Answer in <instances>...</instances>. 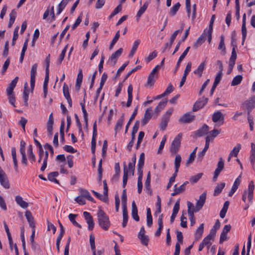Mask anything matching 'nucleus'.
Here are the masks:
<instances>
[{"label": "nucleus", "instance_id": "1", "mask_svg": "<svg viewBox=\"0 0 255 255\" xmlns=\"http://www.w3.org/2000/svg\"><path fill=\"white\" fill-rule=\"evenodd\" d=\"M99 225L104 230H108L110 226V222L108 216L102 210L100 209L97 213Z\"/></svg>", "mask_w": 255, "mask_h": 255}, {"label": "nucleus", "instance_id": "2", "mask_svg": "<svg viewBox=\"0 0 255 255\" xmlns=\"http://www.w3.org/2000/svg\"><path fill=\"white\" fill-rule=\"evenodd\" d=\"M96 121H95L93 125V136L91 141V151L93 154V156L92 157V164L94 166H95L96 163V157H95V150H96V138L97 135V124Z\"/></svg>", "mask_w": 255, "mask_h": 255}, {"label": "nucleus", "instance_id": "3", "mask_svg": "<svg viewBox=\"0 0 255 255\" xmlns=\"http://www.w3.org/2000/svg\"><path fill=\"white\" fill-rule=\"evenodd\" d=\"M255 189V186L253 181H251L249 182L248 189L247 190H245L242 195V200L245 203L246 201L247 197L248 196V199L250 202H252L253 199V193Z\"/></svg>", "mask_w": 255, "mask_h": 255}, {"label": "nucleus", "instance_id": "4", "mask_svg": "<svg viewBox=\"0 0 255 255\" xmlns=\"http://www.w3.org/2000/svg\"><path fill=\"white\" fill-rule=\"evenodd\" d=\"M181 138L182 133H179L172 141L170 147V151L171 154H175L179 150L181 145Z\"/></svg>", "mask_w": 255, "mask_h": 255}, {"label": "nucleus", "instance_id": "5", "mask_svg": "<svg viewBox=\"0 0 255 255\" xmlns=\"http://www.w3.org/2000/svg\"><path fill=\"white\" fill-rule=\"evenodd\" d=\"M206 199V193L203 192L199 196V199L197 201L195 207H193V211L195 212H197L202 209L203 208ZM192 209V208H191Z\"/></svg>", "mask_w": 255, "mask_h": 255}, {"label": "nucleus", "instance_id": "6", "mask_svg": "<svg viewBox=\"0 0 255 255\" xmlns=\"http://www.w3.org/2000/svg\"><path fill=\"white\" fill-rule=\"evenodd\" d=\"M216 234V229H212L210 230L209 234L202 241V243L209 248V246L212 244V242H213Z\"/></svg>", "mask_w": 255, "mask_h": 255}, {"label": "nucleus", "instance_id": "7", "mask_svg": "<svg viewBox=\"0 0 255 255\" xmlns=\"http://www.w3.org/2000/svg\"><path fill=\"white\" fill-rule=\"evenodd\" d=\"M243 106L246 107L247 111V115L250 114L252 110L255 108V95L250 97L248 100L245 101L242 104Z\"/></svg>", "mask_w": 255, "mask_h": 255}, {"label": "nucleus", "instance_id": "8", "mask_svg": "<svg viewBox=\"0 0 255 255\" xmlns=\"http://www.w3.org/2000/svg\"><path fill=\"white\" fill-rule=\"evenodd\" d=\"M39 156H44V158L43 160V163L41 167L40 170L41 171H44L46 168L47 160L48 158V152L47 151H45L44 152L42 145L39 147Z\"/></svg>", "mask_w": 255, "mask_h": 255}, {"label": "nucleus", "instance_id": "9", "mask_svg": "<svg viewBox=\"0 0 255 255\" xmlns=\"http://www.w3.org/2000/svg\"><path fill=\"white\" fill-rule=\"evenodd\" d=\"M208 99L204 97L200 98L193 105L192 111L196 112L202 108L208 102Z\"/></svg>", "mask_w": 255, "mask_h": 255}, {"label": "nucleus", "instance_id": "10", "mask_svg": "<svg viewBox=\"0 0 255 255\" xmlns=\"http://www.w3.org/2000/svg\"><path fill=\"white\" fill-rule=\"evenodd\" d=\"M0 182L1 185L5 188H9V184L6 174L0 167Z\"/></svg>", "mask_w": 255, "mask_h": 255}, {"label": "nucleus", "instance_id": "11", "mask_svg": "<svg viewBox=\"0 0 255 255\" xmlns=\"http://www.w3.org/2000/svg\"><path fill=\"white\" fill-rule=\"evenodd\" d=\"M187 206L190 225L192 226L195 224V218L194 215V212H195V211H193V209H191V208H193V204L191 202L188 201L187 202Z\"/></svg>", "mask_w": 255, "mask_h": 255}, {"label": "nucleus", "instance_id": "12", "mask_svg": "<svg viewBox=\"0 0 255 255\" xmlns=\"http://www.w3.org/2000/svg\"><path fill=\"white\" fill-rule=\"evenodd\" d=\"M83 215L88 225V228L89 230L92 231L94 226V222L92 216L89 212L86 211L83 213Z\"/></svg>", "mask_w": 255, "mask_h": 255}, {"label": "nucleus", "instance_id": "13", "mask_svg": "<svg viewBox=\"0 0 255 255\" xmlns=\"http://www.w3.org/2000/svg\"><path fill=\"white\" fill-rule=\"evenodd\" d=\"M195 116L191 115L189 113H187L183 115L179 120V122L181 123H189L195 120Z\"/></svg>", "mask_w": 255, "mask_h": 255}, {"label": "nucleus", "instance_id": "14", "mask_svg": "<svg viewBox=\"0 0 255 255\" xmlns=\"http://www.w3.org/2000/svg\"><path fill=\"white\" fill-rule=\"evenodd\" d=\"M152 108H147L144 114L143 118L141 120V124L143 126H145L151 119L152 117Z\"/></svg>", "mask_w": 255, "mask_h": 255}, {"label": "nucleus", "instance_id": "15", "mask_svg": "<svg viewBox=\"0 0 255 255\" xmlns=\"http://www.w3.org/2000/svg\"><path fill=\"white\" fill-rule=\"evenodd\" d=\"M212 121L214 123L219 122L222 125L224 123V116L221 112L217 111L213 115Z\"/></svg>", "mask_w": 255, "mask_h": 255}, {"label": "nucleus", "instance_id": "16", "mask_svg": "<svg viewBox=\"0 0 255 255\" xmlns=\"http://www.w3.org/2000/svg\"><path fill=\"white\" fill-rule=\"evenodd\" d=\"M241 174L238 176L237 178L235 180V181L234 182L233 185L229 192L228 196L230 197H231L233 196L234 193L236 192L237 189L238 188L239 186L240 185L241 183Z\"/></svg>", "mask_w": 255, "mask_h": 255}, {"label": "nucleus", "instance_id": "17", "mask_svg": "<svg viewBox=\"0 0 255 255\" xmlns=\"http://www.w3.org/2000/svg\"><path fill=\"white\" fill-rule=\"evenodd\" d=\"M18 77L16 76L12 80V81L8 84V87L6 89L7 95H10L11 93H13V90L16 86V85L18 80Z\"/></svg>", "mask_w": 255, "mask_h": 255}, {"label": "nucleus", "instance_id": "18", "mask_svg": "<svg viewBox=\"0 0 255 255\" xmlns=\"http://www.w3.org/2000/svg\"><path fill=\"white\" fill-rule=\"evenodd\" d=\"M25 216L27 220V221L29 223L30 227L32 228H35V222L34 221V218L32 215L31 213L29 211H26L25 213Z\"/></svg>", "mask_w": 255, "mask_h": 255}, {"label": "nucleus", "instance_id": "19", "mask_svg": "<svg viewBox=\"0 0 255 255\" xmlns=\"http://www.w3.org/2000/svg\"><path fill=\"white\" fill-rule=\"evenodd\" d=\"M131 216L132 218L136 221V222H138L139 221V217L138 216V210L137 208L136 207L135 203L134 201H132V204H131Z\"/></svg>", "mask_w": 255, "mask_h": 255}, {"label": "nucleus", "instance_id": "20", "mask_svg": "<svg viewBox=\"0 0 255 255\" xmlns=\"http://www.w3.org/2000/svg\"><path fill=\"white\" fill-rule=\"evenodd\" d=\"M205 66L206 62L205 61H204L199 65V66L195 71H194V74L197 75L199 77H201Z\"/></svg>", "mask_w": 255, "mask_h": 255}, {"label": "nucleus", "instance_id": "21", "mask_svg": "<svg viewBox=\"0 0 255 255\" xmlns=\"http://www.w3.org/2000/svg\"><path fill=\"white\" fill-rule=\"evenodd\" d=\"M54 124V120L53 114L51 113L49 116L48 120L47 123V130L50 134H52L53 125Z\"/></svg>", "mask_w": 255, "mask_h": 255}, {"label": "nucleus", "instance_id": "22", "mask_svg": "<svg viewBox=\"0 0 255 255\" xmlns=\"http://www.w3.org/2000/svg\"><path fill=\"white\" fill-rule=\"evenodd\" d=\"M123 52V48H120L111 55L110 60L115 64L117 61L118 58L121 55Z\"/></svg>", "mask_w": 255, "mask_h": 255}, {"label": "nucleus", "instance_id": "23", "mask_svg": "<svg viewBox=\"0 0 255 255\" xmlns=\"http://www.w3.org/2000/svg\"><path fill=\"white\" fill-rule=\"evenodd\" d=\"M83 74L82 69H80L77 75L76 82L75 85V89L77 91H79L80 89L81 84L82 82Z\"/></svg>", "mask_w": 255, "mask_h": 255}, {"label": "nucleus", "instance_id": "24", "mask_svg": "<svg viewBox=\"0 0 255 255\" xmlns=\"http://www.w3.org/2000/svg\"><path fill=\"white\" fill-rule=\"evenodd\" d=\"M15 202L20 207L23 209L27 208L28 206V203L24 201L19 195L15 196Z\"/></svg>", "mask_w": 255, "mask_h": 255}, {"label": "nucleus", "instance_id": "25", "mask_svg": "<svg viewBox=\"0 0 255 255\" xmlns=\"http://www.w3.org/2000/svg\"><path fill=\"white\" fill-rule=\"evenodd\" d=\"M163 214H160L158 217V228L156 231V232L155 233V235L156 236H159L161 233V230L163 229V222H162V219H163Z\"/></svg>", "mask_w": 255, "mask_h": 255}, {"label": "nucleus", "instance_id": "26", "mask_svg": "<svg viewBox=\"0 0 255 255\" xmlns=\"http://www.w3.org/2000/svg\"><path fill=\"white\" fill-rule=\"evenodd\" d=\"M208 130L209 127L205 124L196 131V134L198 136H202L207 134Z\"/></svg>", "mask_w": 255, "mask_h": 255}, {"label": "nucleus", "instance_id": "27", "mask_svg": "<svg viewBox=\"0 0 255 255\" xmlns=\"http://www.w3.org/2000/svg\"><path fill=\"white\" fill-rule=\"evenodd\" d=\"M204 232V224H201L195 233V238L196 240H199L202 236Z\"/></svg>", "mask_w": 255, "mask_h": 255}, {"label": "nucleus", "instance_id": "28", "mask_svg": "<svg viewBox=\"0 0 255 255\" xmlns=\"http://www.w3.org/2000/svg\"><path fill=\"white\" fill-rule=\"evenodd\" d=\"M124 122V115H123V116L121 117V118L118 120V121H117V122L116 124L115 129H114V130L115 131V136H116V134H117L118 131H119L121 129L123 125Z\"/></svg>", "mask_w": 255, "mask_h": 255}, {"label": "nucleus", "instance_id": "29", "mask_svg": "<svg viewBox=\"0 0 255 255\" xmlns=\"http://www.w3.org/2000/svg\"><path fill=\"white\" fill-rule=\"evenodd\" d=\"M206 31L204 30L202 34L197 39L196 41L194 43V47L197 48L199 46L201 45L202 43L205 41Z\"/></svg>", "mask_w": 255, "mask_h": 255}, {"label": "nucleus", "instance_id": "30", "mask_svg": "<svg viewBox=\"0 0 255 255\" xmlns=\"http://www.w3.org/2000/svg\"><path fill=\"white\" fill-rule=\"evenodd\" d=\"M157 77V76H154L150 73L148 76L147 82L145 84V86L149 87H152L155 81V78Z\"/></svg>", "mask_w": 255, "mask_h": 255}, {"label": "nucleus", "instance_id": "31", "mask_svg": "<svg viewBox=\"0 0 255 255\" xmlns=\"http://www.w3.org/2000/svg\"><path fill=\"white\" fill-rule=\"evenodd\" d=\"M132 86L129 85L128 88V99L126 104L127 107L130 106L132 100Z\"/></svg>", "mask_w": 255, "mask_h": 255}, {"label": "nucleus", "instance_id": "32", "mask_svg": "<svg viewBox=\"0 0 255 255\" xmlns=\"http://www.w3.org/2000/svg\"><path fill=\"white\" fill-rule=\"evenodd\" d=\"M219 161L217 164V168L216 169L214 172V174L216 175H219L220 172L223 169L224 167V162L222 157H220Z\"/></svg>", "mask_w": 255, "mask_h": 255}, {"label": "nucleus", "instance_id": "33", "mask_svg": "<svg viewBox=\"0 0 255 255\" xmlns=\"http://www.w3.org/2000/svg\"><path fill=\"white\" fill-rule=\"evenodd\" d=\"M103 185H104V192H103V201L104 202H107L108 201V185L106 182V180H105L103 181Z\"/></svg>", "mask_w": 255, "mask_h": 255}, {"label": "nucleus", "instance_id": "34", "mask_svg": "<svg viewBox=\"0 0 255 255\" xmlns=\"http://www.w3.org/2000/svg\"><path fill=\"white\" fill-rule=\"evenodd\" d=\"M58 175L59 173L57 171L52 172L48 175V179L49 181L59 184V181L55 178V177L58 176Z\"/></svg>", "mask_w": 255, "mask_h": 255}, {"label": "nucleus", "instance_id": "35", "mask_svg": "<svg viewBox=\"0 0 255 255\" xmlns=\"http://www.w3.org/2000/svg\"><path fill=\"white\" fill-rule=\"evenodd\" d=\"M16 16V12L15 11L14 9H13L10 13L9 14V20L8 23V27L9 28L11 27L12 25L13 24L15 18Z\"/></svg>", "mask_w": 255, "mask_h": 255}, {"label": "nucleus", "instance_id": "36", "mask_svg": "<svg viewBox=\"0 0 255 255\" xmlns=\"http://www.w3.org/2000/svg\"><path fill=\"white\" fill-rule=\"evenodd\" d=\"M148 5V2H145L144 4L142 5V6L140 7L139 10L138 11L137 14H136V19L138 20V19L141 17L142 14L145 12L146 9L147 8Z\"/></svg>", "mask_w": 255, "mask_h": 255}, {"label": "nucleus", "instance_id": "37", "mask_svg": "<svg viewBox=\"0 0 255 255\" xmlns=\"http://www.w3.org/2000/svg\"><path fill=\"white\" fill-rule=\"evenodd\" d=\"M137 109L138 108L136 107L133 111L132 114L131 115L129 120L127 123L126 127V129H125V133H126L128 132V128L131 124V122L134 119L137 112Z\"/></svg>", "mask_w": 255, "mask_h": 255}, {"label": "nucleus", "instance_id": "38", "mask_svg": "<svg viewBox=\"0 0 255 255\" xmlns=\"http://www.w3.org/2000/svg\"><path fill=\"white\" fill-rule=\"evenodd\" d=\"M4 227L5 232L6 233L7 236L10 249V250H12V237L11 236L9 230V228L5 222H4Z\"/></svg>", "mask_w": 255, "mask_h": 255}, {"label": "nucleus", "instance_id": "39", "mask_svg": "<svg viewBox=\"0 0 255 255\" xmlns=\"http://www.w3.org/2000/svg\"><path fill=\"white\" fill-rule=\"evenodd\" d=\"M167 102V100L164 101L160 102L157 106L155 108L154 113L156 114H158L160 111L163 109L166 106Z\"/></svg>", "mask_w": 255, "mask_h": 255}, {"label": "nucleus", "instance_id": "40", "mask_svg": "<svg viewBox=\"0 0 255 255\" xmlns=\"http://www.w3.org/2000/svg\"><path fill=\"white\" fill-rule=\"evenodd\" d=\"M176 184L174 185V187H176ZM185 190V187H184V185H181L178 188H175L174 192L171 193V196H175V195L182 193Z\"/></svg>", "mask_w": 255, "mask_h": 255}, {"label": "nucleus", "instance_id": "41", "mask_svg": "<svg viewBox=\"0 0 255 255\" xmlns=\"http://www.w3.org/2000/svg\"><path fill=\"white\" fill-rule=\"evenodd\" d=\"M128 170L127 169V167L125 164L124 167V175H123V187L124 188L127 185L128 181Z\"/></svg>", "mask_w": 255, "mask_h": 255}, {"label": "nucleus", "instance_id": "42", "mask_svg": "<svg viewBox=\"0 0 255 255\" xmlns=\"http://www.w3.org/2000/svg\"><path fill=\"white\" fill-rule=\"evenodd\" d=\"M128 170L127 169V167L125 164L124 167V175H123V187L124 188L127 185L128 181Z\"/></svg>", "mask_w": 255, "mask_h": 255}, {"label": "nucleus", "instance_id": "43", "mask_svg": "<svg viewBox=\"0 0 255 255\" xmlns=\"http://www.w3.org/2000/svg\"><path fill=\"white\" fill-rule=\"evenodd\" d=\"M28 39L27 38V39H25V41L24 42V44H23V47H22V51H21V54H20V62L21 63H22L23 60L25 52V51H26V50L27 49V45H28Z\"/></svg>", "mask_w": 255, "mask_h": 255}, {"label": "nucleus", "instance_id": "44", "mask_svg": "<svg viewBox=\"0 0 255 255\" xmlns=\"http://www.w3.org/2000/svg\"><path fill=\"white\" fill-rule=\"evenodd\" d=\"M242 80H243V76L241 75H238L235 76L233 78V79L231 82V86H235L238 85L239 84H240L241 83Z\"/></svg>", "mask_w": 255, "mask_h": 255}, {"label": "nucleus", "instance_id": "45", "mask_svg": "<svg viewBox=\"0 0 255 255\" xmlns=\"http://www.w3.org/2000/svg\"><path fill=\"white\" fill-rule=\"evenodd\" d=\"M225 186V183L223 182L218 184L215 188L214 195L217 196L219 195L222 191Z\"/></svg>", "mask_w": 255, "mask_h": 255}, {"label": "nucleus", "instance_id": "46", "mask_svg": "<svg viewBox=\"0 0 255 255\" xmlns=\"http://www.w3.org/2000/svg\"><path fill=\"white\" fill-rule=\"evenodd\" d=\"M70 0H62L61 1V2L58 5L57 12L58 14H59L62 11L63 9L65 8V7Z\"/></svg>", "mask_w": 255, "mask_h": 255}, {"label": "nucleus", "instance_id": "47", "mask_svg": "<svg viewBox=\"0 0 255 255\" xmlns=\"http://www.w3.org/2000/svg\"><path fill=\"white\" fill-rule=\"evenodd\" d=\"M77 216V215H76V214H70L68 216V218H69V220L72 222V223L74 226H75L79 228H82L81 226L78 223H77L75 220V218Z\"/></svg>", "mask_w": 255, "mask_h": 255}, {"label": "nucleus", "instance_id": "48", "mask_svg": "<svg viewBox=\"0 0 255 255\" xmlns=\"http://www.w3.org/2000/svg\"><path fill=\"white\" fill-rule=\"evenodd\" d=\"M140 40L139 39H137L135 40L133 44V46L132 47V48L131 49V51L130 52V53L129 54V56L132 57L134 54L135 53L139 43H140Z\"/></svg>", "mask_w": 255, "mask_h": 255}, {"label": "nucleus", "instance_id": "49", "mask_svg": "<svg viewBox=\"0 0 255 255\" xmlns=\"http://www.w3.org/2000/svg\"><path fill=\"white\" fill-rule=\"evenodd\" d=\"M180 4L179 2L176 3L175 5H174L170 9L169 14L171 16H174L176 14L177 11L179 10Z\"/></svg>", "mask_w": 255, "mask_h": 255}, {"label": "nucleus", "instance_id": "50", "mask_svg": "<svg viewBox=\"0 0 255 255\" xmlns=\"http://www.w3.org/2000/svg\"><path fill=\"white\" fill-rule=\"evenodd\" d=\"M169 120L167 118L162 117L161 122L159 125V128L161 130H164L166 129Z\"/></svg>", "mask_w": 255, "mask_h": 255}, {"label": "nucleus", "instance_id": "51", "mask_svg": "<svg viewBox=\"0 0 255 255\" xmlns=\"http://www.w3.org/2000/svg\"><path fill=\"white\" fill-rule=\"evenodd\" d=\"M138 238L140 240L141 243L144 246H147L148 244L149 239L147 236L143 235H138Z\"/></svg>", "mask_w": 255, "mask_h": 255}, {"label": "nucleus", "instance_id": "52", "mask_svg": "<svg viewBox=\"0 0 255 255\" xmlns=\"http://www.w3.org/2000/svg\"><path fill=\"white\" fill-rule=\"evenodd\" d=\"M27 152L28 153V157L29 160H31V162H34L36 160L35 155L33 153L32 151V145H29L28 146Z\"/></svg>", "mask_w": 255, "mask_h": 255}, {"label": "nucleus", "instance_id": "53", "mask_svg": "<svg viewBox=\"0 0 255 255\" xmlns=\"http://www.w3.org/2000/svg\"><path fill=\"white\" fill-rule=\"evenodd\" d=\"M218 48L219 50H222L223 54H225L226 47L224 43V37L223 35L221 36V40Z\"/></svg>", "mask_w": 255, "mask_h": 255}, {"label": "nucleus", "instance_id": "54", "mask_svg": "<svg viewBox=\"0 0 255 255\" xmlns=\"http://www.w3.org/2000/svg\"><path fill=\"white\" fill-rule=\"evenodd\" d=\"M241 148V145L240 144H238L236 146L234 147L233 150L230 152V154H231V155H233L235 157H237Z\"/></svg>", "mask_w": 255, "mask_h": 255}, {"label": "nucleus", "instance_id": "55", "mask_svg": "<svg viewBox=\"0 0 255 255\" xmlns=\"http://www.w3.org/2000/svg\"><path fill=\"white\" fill-rule=\"evenodd\" d=\"M18 30H19V26H16L14 30L13 36L12 40V42H11L12 46H14L15 45V41L18 38Z\"/></svg>", "mask_w": 255, "mask_h": 255}, {"label": "nucleus", "instance_id": "56", "mask_svg": "<svg viewBox=\"0 0 255 255\" xmlns=\"http://www.w3.org/2000/svg\"><path fill=\"white\" fill-rule=\"evenodd\" d=\"M242 44H244L245 40L246 39L247 36V28L246 26V24L242 23Z\"/></svg>", "mask_w": 255, "mask_h": 255}, {"label": "nucleus", "instance_id": "57", "mask_svg": "<svg viewBox=\"0 0 255 255\" xmlns=\"http://www.w3.org/2000/svg\"><path fill=\"white\" fill-rule=\"evenodd\" d=\"M144 163V154L143 152L140 154L139 158L138 161L137 167L143 168Z\"/></svg>", "mask_w": 255, "mask_h": 255}, {"label": "nucleus", "instance_id": "58", "mask_svg": "<svg viewBox=\"0 0 255 255\" xmlns=\"http://www.w3.org/2000/svg\"><path fill=\"white\" fill-rule=\"evenodd\" d=\"M203 173H199L191 177L190 178V181L192 183H196L202 176Z\"/></svg>", "mask_w": 255, "mask_h": 255}, {"label": "nucleus", "instance_id": "59", "mask_svg": "<svg viewBox=\"0 0 255 255\" xmlns=\"http://www.w3.org/2000/svg\"><path fill=\"white\" fill-rule=\"evenodd\" d=\"M181 161V157L179 154H177L175 158L174 165L175 168L179 169Z\"/></svg>", "mask_w": 255, "mask_h": 255}, {"label": "nucleus", "instance_id": "60", "mask_svg": "<svg viewBox=\"0 0 255 255\" xmlns=\"http://www.w3.org/2000/svg\"><path fill=\"white\" fill-rule=\"evenodd\" d=\"M123 221L122 226L125 228L127 224L128 221V211H123Z\"/></svg>", "mask_w": 255, "mask_h": 255}, {"label": "nucleus", "instance_id": "61", "mask_svg": "<svg viewBox=\"0 0 255 255\" xmlns=\"http://www.w3.org/2000/svg\"><path fill=\"white\" fill-rule=\"evenodd\" d=\"M90 244L91 249L92 252L96 251L95 244V237L93 235H90Z\"/></svg>", "mask_w": 255, "mask_h": 255}, {"label": "nucleus", "instance_id": "62", "mask_svg": "<svg viewBox=\"0 0 255 255\" xmlns=\"http://www.w3.org/2000/svg\"><path fill=\"white\" fill-rule=\"evenodd\" d=\"M82 20V13H81L77 17L75 22L72 26V29L74 30L81 23Z\"/></svg>", "mask_w": 255, "mask_h": 255}, {"label": "nucleus", "instance_id": "63", "mask_svg": "<svg viewBox=\"0 0 255 255\" xmlns=\"http://www.w3.org/2000/svg\"><path fill=\"white\" fill-rule=\"evenodd\" d=\"M63 94L65 98L67 99V98H70V95L69 92L68 87V86L64 83L63 87Z\"/></svg>", "mask_w": 255, "mask_h": 255}, {"label": "nucleus", "instance_id": "64", "mask_svg": "<svg viewBox=\"0 0 255 255\" xmlns=\"http://www.w3.org/2000/svg\"><path fill=\"white\" fill-rule=\"evenodd\" d=\"M248 121L250 126V128L251 131L254 130V118L251 114L248 115Z\"/></svg>", "mask_w": 255, "mask_h": 255}]
</instances>
